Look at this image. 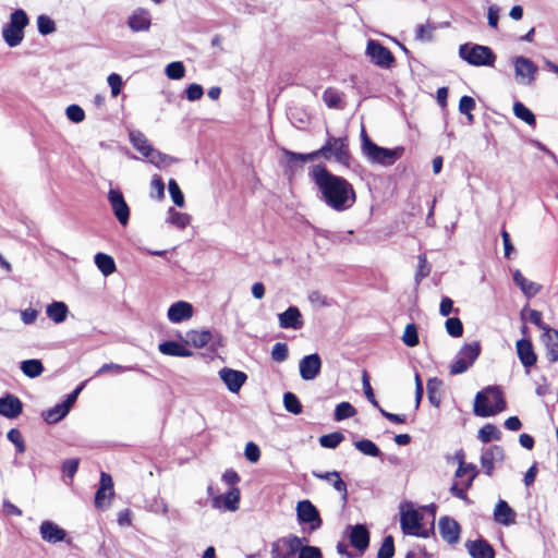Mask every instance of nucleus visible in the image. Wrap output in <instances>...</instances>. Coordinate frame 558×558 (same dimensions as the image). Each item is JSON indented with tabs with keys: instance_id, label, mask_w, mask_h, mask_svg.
Wrapping results in <instances>:
<instances>
[{
	"instance_id": "f257e3e1",
	"label": "nucleus",
	"mask_w": 558,
	"mask_h": 558,
	"mask_svg": "<svg viewBox=\"0 0 558 558\" xmlns=\"http://www.w3.org/2000/svg\"><path fill=\"white\" fill-rule=\"evenodd\" d=\"M319 198L335 211L350 209L356 202L353 185L342 177L336 175L323 165H316L311 171Z\"/></svg>"
},
{
	"instance_id": "f03ea898",
	"label": "nucleus",
	"mask_w": 558,
	"mask_h": 558,
	"mask_svg": "<svg viewBox=\"0 0 558 558\" xmlns=\"http://www.w3.org/2000/svg\"><path fill=\"white\" fill-rule=\"evenodd\" d=\"M283 153L288 158L289 163L295 161L304 163L306 161H312L319 156L329 159L330 155H332L337 162L348 166L350 159L347 138L332 136L328 137L326 144L322 148L310 154H300L290 150H283Z\"/></svg>"
},
{
	"instance_id": "7ed1b4c3",
	"label": "nucleus",
	"mask_w": 558,
	"mask_h": 558,
	"mask_svg": "<svg viewBox=\"0 0 558 558\" xmlns=\"http://www.w3.org/2000/svg\"><path fill=\"white\" fill-rule=\"evenodd\" d=\"M362 153L372 163H378L384 167L392 166L404 154V147L397 146L395 148L380 147L367 136L365 129L361 131Z\"/></svg>"
},
{
	"instance_id": "20e7f679",
	"label": "nucleus",
	"mask_w": 558,
	"mask_h": 558,
	"mask_svg": "<svg viewBox=\"0 0 558 558\" xmlns=\"http://www.w3.org/2000/svg\"><path fill=\"white\" fill-rule=\"evenodd\" d=\"M506 409V401L502 392L497 386H489L478 391L474 399V414L480 417H488L502 412Z\"/></svg>"
},
{
	"instance_id": "39448f33",
	"label": "nucleus",
	"mask_w": 558,
	"mask_h": 558,
	"mask_svg": "<svg viewBox=\"0 0 558 558\" xmlns=\"http://www.w3.org/2000/svg\"><path fill=\"white\" fill-rule=\"evenodd\" d=\"M400 510V525L405 535L427 538L434 527V523L429 529L425 527L422 523L423 514L413 508L412 504L404 502L399 507Z\"/></svg>"
},
{
	"instance_id": "423d86ee",
	"label": "nucleus",
	"mask_w": 558,
	"mask_h": 558,
	"mask_svg": "<svg viewBox=\"0 0 558 558\" xmlns=\"http://www.w3.org/2000/svg\"><path fill=\"white\" fill-rule=\"evenodd\" d=\"M459 57L473 66H494L496 54L488 46L466 43L459 47Z\"/></svg>"
},
{
	"instance_id": "0eeeda50",
	"label": "nucleus",
	"mask_w": 558,
	"mask_h": 558,
	"mask_svg": "<svg viewBox=\"0 0 558 558\" xmlns=\"http://www.w3.org/2000/svg\"><path fill=\"white\" fill-rule=\"evenodd\" d=\"M130 141L133 146L156 167H166L177 161L175 158L155 149L140 131L130 132Z\"/></svg>"
},
{
	"instance_id": "6e6552de",
	"label": "nucleus",
	"mask_w": 558,
	"mask_h": 558,
	"mask_svg": "<svg viewBox=\"0 0 558 558\" xmlns=\"http://www.w3.org/2000/svg\"><path fill=\"white\" fill-rule=\"evenodd\" d=\"M481 353V344L478 341L464 344L457 353L454 361L450 365V373L459 375L466 372L476 361Z\"/></svg>"
},
{
	"instance_id": "1a4fd4ad",
	"label": "nucleus",
	"mask_w": 558,
	"mask_h": 558,
	"mask_svg": "<svg viewBox=\"0 0 558 558\" xmlns=\"http://www.w3.org/2000/svg\"><path fill=\"white\" fill-rule=\"evenodd\" d=\"M511 62L517 83L524 86H532L538 73L537 65L531 59L523 56L513 57Z\"/></svg>"
},
{
	"instance_id": "9d476101",
	"label": "nucleus",
	"mask_w": 558,
	"mask_h": 558,
	"mask_svg": "<svg viewBox=\"0 0 558 558\" xmlns=\"http://www.w3.org/2000/svg\"><path fill=\"white\" fill-rule=\"evenodd\" d=\"M302 538L296 535L280 537L271 544L270 555L272 558H294L301 549Z\"/></svg>"
},
{
	"instance_id": "9b49d317",
	"label": "nucleus",
	"mask_w": 558,
	"mask_h": 558,
	"mask_svg": "<svg viewBox=\"0 0 558 558\" xmlns=\"http://www.w3.org/2000/svg\"><path fill=\"white\" fill-rule=\"evenodd\" d=\"M296 518L300 523L308 524V531L314 532L318 530L323 520L319 511L310 500H301L296 504Z\"/></svg>"
},
{
	"instance_id": "f8f14e48",
	"label": "nucleus",
	"mask_w": 558,
	"mask_h": 558,
	"mask_svg": "<svg viewBox=\"0 0 558 558\" xmlns=\"http://www.w3.org/2000/svg\"><path fill=\"white\" fill-rule=\"evenodd\" d=\"M366 54L376 65L384 69H389L395 62L391 51L376 40L367 43Z\"/></svg>"
},
{
	"instance_id": "ddd939ff",
	"label": "nucleus",
	"mask_w": 558,
	"mask_h": 558,
	"mask_svg": "<svg viewBox=\"0 0 558 558\" xmlns=\"http://www.w3.org/2000/svg\"><path fill=\"white\" fill-rule=\"evenodd\" d=\"M108 201L120 225L126 226L130 218V208L123 194L119 190L110 189L108 193Z\"/></svg>"
},
{
	"instance_id": "4468645a",
	"label": "nucleus",
	"mask_w": 558,
	"mask_h": 558,
	"mask_svg": "<svg viewBox=\"0 0 558 558\" xmlns=\"http://www.w3.org/2000/svg\"><path fill=\"white\" fill-rule=\"evenodd\" d=\"M113 494V482L111 476L105 472H101L100 486L95 496V506L99 509L108 508Z\"/></svg>"
},
{
	"instance_id": "2eb2a0df",
	"label": "nucleus",
	"mask_w": 558,
	"mask_h": 558,
	"mask_svg": "<svg viewBox=\"0 0 558 558\" xmlns=\"http://www.w3.org/2000/svg\"><path fill=\"white\" fill-rule=\"evenodd\" d=\"M320 368L322 359L317 353L306 355L300 360L299 371L303 380L315 379L319 375Z\"/></svg>"
},
{
	"instance_id": "dca6fc26",
	"label": "nucleus",
	"mask_w": 558,
	"mask_h": 558,
	"mask_svg": "<svg viewBox=\"0 0 558 558\" xmlns=\"http://www.w3.org/2000/svg\"><path fill=\"white\" fill-rule=\"evenodd\" d=\"M441 538L448 544H457L460 539V524L450 517H442L438 522Z\"/></svg>"
},
{
	"instance_id": "f3484780",
	"label": "nucleus",
	"mask_w": 558,
	"mask_h": 558,
	"mask_svg": "<svg viewBox=\"0 0 558 558\" xmlns=\"http://www.w3.org/2000/svg\"><path fill=\"white\" fill-rule=\"evenodd\" d=\"M126 24L132 32H148L151 26V15L148 10L137 8L129 15Z\"/></svg>"
},
{
	"instance_id": "a211bd4d",
	"label": "nucleus",
	"mask_w": 558,
	"mask_h": 558,
	"mask_svg": "<svg viewBox=\"0 0 558 558\" xmlns=\"http://www.w3.org/2000/svg\"><path fill=\"white\" fill-rule=\"evenodd\" d=\"M220 379L226 384L229 391L238 392L247 379L244 372L223 367L219 371Z\"/></svg>"
},
{
	"instance_id": "6ab92c4d",
	"label": "nucleus",
	"mask_w": 558,
	"mask_h": 558,
	"mask_svg": "<svg viewBox=\"0 0 558 558\" xmlns=\"http://www.w3.org/2000/svg\"><path fill=\"white\" fill-rule=\"evenodd\" d=\"M279 326L283 329H301L304 325L302 314L296 306H289L278 315Z\"/></svg>"
},
{
	"instance_id": "aec40b11",
	"label": "nucleus",
	"mask_w": 558,
	"mask_h": 558,
	"mask_svg": "<svg viewBox=\"0 0 558 558\" xmlns=\"http://www.w3.org/2000/svg\"><path fill=\"white\" fill-rule=\"evenodd\" d=\"M39 534L45 542L51 544L63 542L66 536L65 530L60 527L57 523L48 520L41 522L39 526Z\"/></svg>"
},
{
	"instance_id": "412c9836",
	"label": "nucleus",
	"mask_w": 558,
	"mask_h": 558,
	"mask_svg": "<svg viewBox=\"0 0 558 558\" xmlns=\"http://www.w3.org/2000/svg\"><path fill=\"white\" fill-rule=\"evenodd\" d=\"M504 449L500 446H490L482 452L481 465L487 475H492L495 463L504 460Z\"/></svg>"
},
{
	"instance_id": "4be33fe9",
	"label": "nucleus",
	"mask_w": 558,
	"mask_h": 558,
	"mask_svg": "<svg viewBox=\"0 0 558 558\" xmlns=\"http://www.w3.org/2000/svg\"><path fill=\"white\" fill-rule=\"evenodd\" d=\"M23 410L21 400L13 395H5L0 398V414L8 418L17 417Z\"/></svg>"
},
{
	"instance_id": "5701e85b",
	"label": "nucleus",
	"mask_w": 558,
	"mask_h": 558,
	"mask_svg": "<svg viewBox=\"0 0 558 558\" xmlns=\"http://www.w3.org/2000/svg\"><path fill=\"white\" fill-rule=\"evenodd\" d=\"M167 316L174 324L187 320L193 316V306L187 302L178 301L169 307Z\"/></svg>"
},
{
	"instance_id": "b1692460",
	"label": "nucleus",
	"mask_w": 558,
	"mask_h": 558,
	"mask_svg": "<svg viewBox=\"0 0 558 558\" xmlns=\"http://www.w3.org/2000/svg\"><path fill=\"white\" fill-rule=\"evenodd\" d=\"M349 538L351 545L361 553L365 551L369 545V533L365 525L362 524L350 527Z\"/></svg>"
},
{
	"instance_id": "393cba45",
	"label": "nucleus",
	"mask_w": 558,
	"mask_h": 558,
	"mask_svg": "<svg viewBox=\"0 0 558 558\" xmlns=\"http://www.w3.org/2000/svg\"><path fill=\"white\" fill-rule=\"evenodd\" d=\"M542 341L546 347V357L549 362L558 361V331L553 328H546L542 336Z\"/></svg>"
},
{
	"instance_id": "a878e982",
	"label": "nucleus",
	"mask_w": 558,
	"mask_h": 558,
	"mask_svg": "<svg viewBox=\"0 0 558 558\" xmlns=\"http://www.w3.org/2000/svg\"><path fill=\"white\" fill-rule=\"evenodd\" d=\"M494 520L505 526L515 523V512L507 501L500 499L494 509Z\"/></svg>"
},
{
	"instance_id": "bb28decb",
	"label": "nucleus",
	"mask_w": 558,
	"mask_h": 558,
	"mask_svg": "<svg viewBox=\"0 0 558 558\" xmlns=\"http://www.w3.org/2000/svg\"><path fill=\"white\" fill-rule=\"evenodd\" d=\"M465 547L472 558H494L495 551L488 542L484 539L469 541Z\"/></svg>"
},
{
	"instance_id": "cd10ccee",
	"label": "nucleus",
	"mask_w": 558,
	"mask_h": 558,
	"mask_svg": "<svg viewBox=\"0 0 558 558\" xmlns=\"http://www.w3.org/2000/svg\"><path fill=\"white\" fill-rule=\"evenodd\" d=\"M517 353L521 363L525 367H531L536 363V354L533 345L527 339H520L517 341Z\"/></svg>"
},
{
	"instance_id": "c85d7f7f",
	"label": "nucleus",
	"mask_w": 558,
	"mask_h": 558,
	"mask_svg": "<svg viewBox=\"0 0 558 558\" xmlns=\"http://www.w3.org/2000/svg\"><path fill=\"white\" fill-rule=\"evenodd\" d=\"M240 490L233 488L222 496H217L213 499V507L220 508L223 506L227 510L235 511L239 508Z\"/></svg>"
},
{
	"instance_id": "c756f323",
	"label": "nucleus",
	"mask_w": 558,
	"mask_h": 558,
	"mask_svg": "<svg viewBox=\"0 0 558 558\" xmlns=\"http://www.w3.org/2000/svg\"><path fill=\"white\" fill-rule=\"evenodd\" d=\"M158 350L160 353L169 356L190 357L193 355L191 350L175 341H165L158 345Z\"/></svg>"
},
{
	"instance_id": "7c9ffc66",
	"label": "nucleus",
	"mask_w": 558,
	"mask_h": 558,
	"mask_svg": "<svg viewBox=\"0 0 558 558\" xmlns=\"http://www.w3.org/2000/svg\"><path fill=\"white\" fill-rule=\"evenodd\" d=\"M313 475L317 478L328 481L333 488L342 495V500L347 501L348 499V489L347 484L341 480L339 472H326V473H317L314 472Z\"/></svg>"
},
{
	"instance_id": "2f4dec72",
	"label": "nucleus",
	"mask_w": 558,
	"mask_h": 558,
	"mask_svg": "<svg viewBox=\"0 0 558 558\" xmlns=\"http://www.w3.org/2000/svg\"><path fill=\"white\" fill-rule=\"evenodd\" d=\"M211 340L209 330H190L185 333L184 341L194 348H204Z\"/></svg>"
},
{
	"instance_id": "473e14b6",
	"label": "nucleus",
	"mask_w": 558,
	"mask_h": 558,
	"mask_svg": "<svg viewBox=\"0 0 558 558\" xmlns=\"http://www.w3.org/2000/svg\"><path fill=\"white\" fill-rule=\"evenodd\" d=\"M513 281L527 298L536 295L541 290L537 283L529 281L520 270L514 271Z\"/></svg>"
},
{
	"instance_id": "72a5a7b5",
	"label": "nucleus",
	"mask_w": 558,
	"mask_h": 558,
	"mask_svg": "<svg viewBox=\"0 0 558 558\" xmlns=\"http://www.w3.org/2000/svg\"><path fill=\"white\" fill-rule=\"evenodd\" d=\"M68 306L63 302H52L46 308L47 316L56 324H61L66 319Z\"/></svg>"
},
{
	"instance_id": "f704fd0d",
	"label": "nucleus",
	"mask_w": 558,
	"mask_h": 558,
	"mask_svg": "<svg viewBox=\"0 0 558 558\" xmlns=\"http://www.w3.org/2000/svg\"><path fill=\"white\" fill-rule=\"evenodd\" d=\"M441 387H442V381L440 379H438L437 377L428 379L427 385H426L428 400L436 408H438L441 402V396H442Z\"/></svg>"
},
{
	"instance_id": "c9c22d12",
	"label": "nucleus",
	"mask_w": 558,
	"mask_h": 558,
	"mask_svg": "<svg viewBox=\"0 0 558 558\" xmlns=\"http://www.w3.org/2000/svg\"><path fill=\"white\" fill-rule=\"evenodd\" d=\"M94 259L97 268L104 276H110L116 271V263L110 255L105 253H97Z\"/></svg>"
},
{
	"instance_id": "e433bc0d",
	"label": "nucleus",
	"mask_w": 558,
	"mask_h": 558,
	"mask_svg": "<svg viewBox=\"0 0 558 558\" xmlns=\"http://www.w3.org/2000/svg\"><path fill=\"white\" fill-rule=\"evenodd\" d=\"M2 36L8 46L13 48L22 43L24 38V33L23 31L14 28L10 24H8L3 27Z\"/></svg>"
},
{
	"instance_id": "4c0bfd02",
	"label": "nucleus",
	"mask_w": 558,
	"mask_h": 558,
	"mask_svg": "<svg viewBox=\"0 0 558 558\" xmlns=\"http://www.w3.org/2000/svg\"><path fill=\"white\" fill-rule=\"evenodd\" d=\"M21 371L29 378H36L44 372L43 363L39 360H25L21 363Z\"/></svg>"
},
{
	"instance_id": "58836bf2",
	"label": "nucleus",
	"mask_w": 558,
	"mask_h": 558,
	"mask_svg": "<svg viewBox=\"0 0 558 558\" xmlns=\"http://www.w3.org/2000/svg\"><path fill=\"white\" fill-rule=\"evenodd\" d=\"M69 409L63 403L56 404L53 408L44 413V418L48 424H54L62 420L68 413Z\"/></svg>"
},
{
	"instance_id": "ea45409f",
	"label": "nucleus",
	"mask_w": 558,
	"mask_h": 558,
	"mask_svg": "<svg viewBox=\"0 0 558 558\" xmlns=\"http://www.w3.org/2000/svg\"><path fill=\"white\" fill-rule=\"evenodd\" d=\"M478 439L487 444L492 440H499L501 438V432L493 424H485L480 430H478Z\"/></svg>"
},
{
	"instance_id": "a19ab883",
	"label": "nucleus",
	"mask_w": 558,
	"mask_h": 558,
	"mask_svg": "<svg viewBox=\"0 0 558 558\" xmlns=\"http://www.w3.org/2000/svg\"><path fill=\"white\" fill-rule=\"evenodd\" d=\"M513 113L514 116L524 121L529 125H535V116L534 113L522 102L517 101L513 104Z\"/></svg>"
},
{
	"instance_id": "79ce46f5",
	"label": "nucleus",
	"mask_w": 558,
	"mask_h": 558,
	"mask_svg": "<svg viewBox=\"0 0 558 558\" xmlns=\"http://www.w3.org/2000/svg\"><path fill=\"white\" fill-rule=\"evenodd\" d=\"M323 99L329 108L340 109L342 108L341 94L335 88H327L324 92Z\"/></svg>"
},
{
	"instance_id": "37998d69",
	"label": "nucleus",
	"mask_w": 558,
	"mask_h": 558,
	"mask_svg": "<svg viewBox=\"0 0 558 558\" xmlns=\"http://www.w3.org/2000/svg\"><path fill=\"white\" fill-rule=\"evenodd\" d=\"M354 447L365 456L379 457V448L368 439H362L354 442Z\"/></svg>"
},
{
	"instance_id": "c03bdc74",
	"label": "nucleus",
	"mask_w": 558,
	"mask_h": 558,
	"mask_svg": "<svg viewBox=\"0 0 558 558\" xmlns=\"http://www.w3.org/2000/svg\"><path fill=\"white\" fill-rule=\"evenodd\" d=\"M284 409L292 414L302 413V404L293 392H286L283 395Z\"/></svg>"
},
{
	"instance_id": "a18cd8bd",
	"label": "nucleus",
	"mask_w": 558,
	"mask_h": 558,
	"mask_svg": "<svg viewBox=\"0 0 558 558\" xmlns=\"http://www.w3.org/2000/svg\"><path fill=\"white\" fill-rule=\"evenodd\" d=\"M344 439V436L340 432L330 433L319 437V445L324 448L335 449Z\"/></svg>"
},
{
	"instance_id": "49530a36",
	"label": "nucleus",
	"mask_w": 558,
	"mask_h": 558,
	"mask_svg": "<svg viewBox=\"0 0 558 558\" xmlns=\"http://www.w3.org/2000/svg\"><path fill=\"white\" fill-rule=\"evenodd\" d=\"M470 473V477L465 484L466 488H469L471 485H472V482L473 480L475 478L477 472L475 470V465L473 464H465L464 461H463V456H461L460 460H459V468L457 469L456 471V476L457 477H462L464 476L465 474Z\"/></svg>"
},
{
	"instance_id": "de8ad7c7",
	"label": "nucleus",
	"mask_w": 558,
	"mask_h": 558,
	"mask_svg": "<svg viewBox=\"0 0 558 558\" xmlns=\"http://www.w3.org/2000/svg\"><path fill=\"white\" fill-rule=\"evenodd\" d=\"M165 73L170 80H181L185 75V66L181 61H173L166 66Z\"/></svg>"
},
{
	"instance_id": "09e8293b",
	"label": "nucleus",
	"mask_w": 558,
	"mask_h": 558,
	"mask_svg": "<svg viewBox=\"0 0 558 558\" xmlns=\"http://www.w3.org/2000/svg\"><path fill=\"white\" fill-rule=\"evenodd\" d=\"M356 413L354 407L349 402H341L336 407L335 410V420L340 422L345 418L354 416Z\"/></svg>"
},
{
	"instance_id": "8fccbe9b",
	"label": "nucleus",
	"mask_w": 558,
	"mask_h": 558,
	"mask_svg": "<svg viewBox=\"0 0 558 558\" xmlns=\"http://www.w3.org/2000/svg\"><path fill=\"white\" fill-rule=\"evenodd\" d=\"M402 341L408 347H415L418 344V335L417 329L414 324H408L404 328L403 335H402Z\"/></svg>"
},
{
	"instance_id": "3c124183",
	"label": "nucleus",
	"mask_w": 558,
	"mask_h": 558,
	"mask_svg": "<svg viewBox=\"0 0 558 558\" xmlns=\"http://www.w3.org/2000/svg\"><path fill=\"white\" fill-rule=\"evenodd\" d=\"M168 189H169V193H170V196L172 198V202L178 206V207H183L185 202H184V196H183V193L182 191L180 190V186L179 184L177 183L175 180L173 179H170L169 180V183H168Z\"/></svg>"
},
{
	"instance_id": "603ef678",
	"label": "nucleus",
	"mask_w": 558,
	"mask_h": 558,
	"mask_svg": "<svg viewBox=\"0 0 558 558\" xmlns=\"http://www.w3.org/2000/svg\"><path fill=\"white\" fill-rule=\"evenodd\" d=\"M9 24L11 26H13L14 28H19V29L23 31L28 24L27 14L25 13V11H23L21 9L15 10L11 14Z\"/></svg>"
},
{
	"instance_id": "864d4df0",
	"label": "nucleus",
	"mask_w": 558,
	"mask_h": 558,
	"mask_svg": "<svg viewBox=\"0 0 558 558\" xmlns=\"http://www.w3.org/2000/svg\"><path fill=\"white\" fill-rule=\"evenodd\" d=\"M395 554L393 537L388 535L384 538L381 546L377 553V558H392Z\"/></svg>"
},
{
	"instance_id": "5fc2aeb1",
	"label": "nucleus",
	"mask_w": 558,
	"mask_h": 558,
	"mask_svg": "<svg viewBox=\"0 0 558 558\" xmlns=\"http://www.w3.org/2000/svg\"><path fill=\"white\" fill-rule=\"evenodd\" d=\"M169 221L175 227L183 229L190 223V216L187 214L179 213L173 208H170Z\"/></svg>"
},
{
	"instance_id": "6e6d98bb",
	"label": "nucleus",
	"mask_w": 558,
	"mask_h": 558,
	"mask_svg": "<svg viewBox=\"0 0 558 558\" xmlns=\"http://www.w3.org/2000/svg\"><path fill=\"white\" fill-rule=\"evenodd\" d=\"M446 331L454 338L461 337L463 333L462 322L457 317H451L446 320Z\"/></svg>"
},
{
	"instance_id": "4d7b16f0",
	"label": "nucleus",
	"mask_w": 558,
	"mask_h": 558,
	"mask_svg": "<svg viewBox=\"0 0 558 558\" xmlns=\"http://www.w3.org/2000/svg\"><path fill=\"white\" fill-rule=\"evenodd\" d=\"M135 369H136L135 366H123V365L116 364V363H106L96 372L95 376H99L107 372H113V373L120 374V373H125V372H132Z\"/></svg>"
},
{
	"instance_id": "13d9d810",
	"label": "nucleus",
	"mask_w": 558,
	"mask_h": 558,
	"mask_svg": "<svg viewBox=\"0 0 558 558\" xmlns=\"http://www.w3.org/2000/svg\"><path fill=\"white\" fill-rule=\"evenodd\" d=\"M38 32L41 35H49L56 31L54 22L47 15H39L37 19Z\"/></svg>"
},
{
	"instance_id": "bf43d9fd",
	"label": "nucleus",
	"mask_w": 558,
	"mask_h": 558,
	"mask_svg": "<svg viewBox=\"0 0 558 558\" xmlns=\"http://www.w3.org/2000/svg\"><path fill=\"white\" fill-rule=\"evenodd\" d=\"M304 541L306 539L302 538L301 549L298 553V558H323L322 551L318 547L303 545Z\"/></svg>"
},
{
	"instance_id": "052dcab7",
	"label": "nucleus",
	"mask_w": 558,
	"mask_h": 558,
	"mask_svg": "<svg viewBox=\"0 0 558 558\" xmlns=\"http://www.w3.org/2000/svg\"><path fill=\"white\" fill-rule=\"evenodd\" d=\"M150 195L157 199L165 197V184L159 175H154L150 182Z\"/></svg>"
},
{
	"instance_id": "680f3d73",
	"label": "nucleus",
	"mask_w": 558,
	"mask_h": 558,
	"mask_svg": "<svg viewBox=\"0 0 558 558\" xmlns=\"http://www.w3.org/2000/svg\"><path fill=\"white\" fill-rule=\"evenodd\" d=\"M289 350L286 343L277 342L271 350V357L276 362H283L288 359Z\"/></svg>"
},
{
	"instance_id": "e2e57ef3",
	"label": "nucleus",
	"mask_w": 558,
	"mask_h": 558,
	"mask_svg": "<svg viewBox=\"0 0 558 558\" xmlns=\"http://www.w3.org/2000/svg\"><path fill=\"white\" fill-rule=\"evenodd\" d=\"M66 117L74 123H80L85 118L84 110L77 105H70L65 110Z\"/></svg>"
},
{
	"instance_id": "0e129e2a",
	"label": "nucleus",
	"mask_w": 558,
	"mask_h": 558,
	"mask_svg": "<svg viewBox=\"0 0 558 558\" xmlns=\"http://www.w3.org/2000/svg\"><path fill=\"white\" fill-rule=\"evenodd\" d=\"M362 384H363V390H364V393L367 398V400L377 409H379V404L375 398V395H374V391L371 387V384H369V378H368V375L367 373L364 371L363 372V376H362Z\"/></svg>"
},
{
	"instance_id": "69168bd1",
	"label": "nucleus",
	"mask_w": 558,
	"mask_h": 558,
	"mask_svg": "<svg viewBox=\"0 0 558 558\" xmlns=\"http://www.w3.org/2000/svg\"><path fill=\"white\" fill-rule=\"evenodd\" d=\"M430 272V267L427 264L425 255L418 256V267L415 274V281L418 283L423 278L427 277Z\"/></svg>"
},
{
	"instance_id": "338daca9",
	"label": "nucleus",
	"mask_w": 558,
	"mask_h": 558,
	"mask_svg": "<svg viewBox=\"0 0 558 558\" xmlns=\"http://www.w3.org/2000/svg\"><path fill=\"white\" fill-rule=\"evenodd\" d=\"M107 82L110 86L111 95L113 97H117L121 93V88L123 85L122 77L117 73H112L108 76Z\"/></svg>"
},
{
	"instance_id": "774afa93",
	"label": "nucleus",
	"mask_w": 558,
	"mask_h": 558,
	"mask_svg": "<svg viewBox=\"0 0 558 558\" xmlns=\"http://www.w3.org/2000/svg\"><path fill=\"white\" fill-rule=\"evenodd\" d=\"M204 95V89L199 84L193 83L185 89V96L190 101H196Z\"/></svg>"
}]
</instances>
